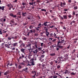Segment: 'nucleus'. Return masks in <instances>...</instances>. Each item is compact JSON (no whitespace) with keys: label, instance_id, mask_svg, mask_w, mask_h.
<instances>
[{"label":"nucleus","instance_id":"1","mask_svg":"<svg viewBox=\"0 0 78 78\" xmlns=\"http://www.w3.org/2000/svg\"><path fill=\"white\" fill-rule=\"evenodd\" d=\"M63 57L62 56L60 57H58V58H57V62H58V63H61L60 61H62L63 62Z\"/></svg>","mask_w":78,"mask_h":78},{"label":"nucleus","instance_id":"2","mask_svg":"<svg viewBox=\"0 0 78 78\" xmlns=\"http://www.w3.org/2000/svg\"><path fill=\"white\" fill-rule=\"evenodd\" d=\"M60 44H61V42L60 41L57 42V47L59 48L60 49H62L63 46L60 45Z\"/></svg>","mask_w":78,"mask_h":78},{"label":"nucleus","instance_id":"3","mask_svg":"<svg viewBox=\"0 0 78 78\" xmlns=\"http://www.w3.org/2000/svg\"><path fill=\"white\" fill-rule=\"evenodd\" d=\"M65 5H66V2H65L62 3V2H60V6L61 7H64Z\"/></svg>","mask_w":78,"mask_h":78},{"label":"nucleus","instance_id":"4","mask_svg":"<svg viewBox=\"0 0 78 78\" xmlns=\"http://www.w3.org/2000/svg\"><path fill=\"white\" fill-rule=\"evenodd\" d=\"M49 23V22H46L44 23V24H42V26H44L45 27H48V25L47 24L48 23Z\"/></svg>","mask_w":78,"mask_h":78},{"label":"nucleus","instance_id":"5","mask_svg":"<svg viewBox=\"0 0 78 78\" xmlns=\"http://www.w3.org/2000/svg\"><path fill=\"white\" fill-rule=\"evenodd\" d=\"M10 16H12V17H13L14 18H16V15H14V14H12V13H11L10 14Z\"/></svg>","mask_w":78,"mask_h":78},{"label":"nucleus","instance_id":"6","mask_svg":"<svg viewBox=\"0 0 78 78\" xmlns=\"http://www.w3.org/2000/svg\"><path fill=\"white\" fill-rule=\"evenodd\" d=\"M27 14V12H22V15L23 17H24L26 16Z\"/></svg>","mask_w":78,"mask_h":78},{"label":"nucleus","instance_id":"7","mask_svg":"<svg viewBox=\"0 0 78 78\" xmlns=\"http://www.w3.org/2000/svg\"><path fill=\"white\" fill-rule=\"evenodd\" d=\"M27 47L28 48V50H30L31 49V44H28L27 45Z\"/></svg>","mask_w":78,"mask_h":78},{"label":"nucleus","instance_id":"8","mask_svg":"<svg viewBox=\"0 0 78 78\" xmlns=\"http://www.w3.org/2000/svg\"><path fill=\"white\" fill-rule=\"evenodd\" d=\"M21 51L23 53H25V49L23 48H22L21 49Z\"/></svg>","mask_w":78,"mask_h":78},{"label":"nucleus","instance_id":"9","mask_svg":"<svg viewBox=\"0 0 78 78\" xmlns=\"http://www.w3.org/2000/svg\"><path fill=\"white\" fill-rule=\"evenodd\" d=\"M27 57V56H24V58H23V61L25 62L27 60V58H26V57Z\"/></svg>","mask_w":78,"mask_h":78},{"label":"nucleus","instance_id":"10","mask_svg":"<svg viewBox=\"0 0 78 78\" xmlns=\"http://www.w3.org/2000/svg\"><path fill=\"white\" fill-rule=\"evenodd\" d=\"M38 51V50H37V49H36L35 51H32V52H33V53L34 54L37 53Z\"/></svg>","mask_w":78,"mask_h":78},{"label":"nucleus","instance_id":"11","mask_svg":"<svg viewBox=\"0 0 78 78\" xmlns=\"http://www.w3.org/2000/svg\"><path fill=\"white\" fill-rule=\"evenodd\" d=\"M32 62H31V65L32 66H34L35 65V63H34V62H33V61L34 60L33 59H31Z\"/></svg>","mask_w":78,"mask_h":78},{"label":"nucleus","instance_id":"12","mask_svg":"<svg viewBox=\"0 0 78 78\" xmlns=\"http://www.w3.org/2000/svg\"><path fill=\"white\" fill-rule=\"evenodd\" d=\"M12 45L13 46H17L18 45V43L16 42V43H13L12 44Z\"/></svg>","mask_w":78,"mask_h":78},{"label":"nucleus","instance_id":"13","mask_svg":"<svg viewBox=\"0 0 78 78\" xmlns=\"http://www.w3.org/2000/svg\"><path fill=\"white\" fill-rule=\"evenodd\" d=\"M20 47H23V48H24L25 46V44L23 43H22L21 44H20Z\"/></svg>","mask_w":78,"mask_h":78},{"label":"nucleus","instance_id":"14","mask_svg":"<svg viewBox=\"0 0 78 78\" xmlns=\"http://www.w3.org/2000/svg\"><path fill=\"white\" fill-rule=\"evenodd\" d=\"M63 18H64V19L65 20H67V16H66L65 15H63Z\"/></svg>","mask_w":78,"mask_h":78},{"label":"nucleus","instance_id":"15","mask_svg":"<svg viewBox=\"0 0 78 78\" xmlns=\"http://www.w3.org/2000/svg\"><path fill=\"white\" fill-rule=\"evenodd\" d=\"M9 70H8L7 71H6L4 73V74L5 75H7V74H9Z\"/></svg>","mask_w":78,"mask_h":78},{"label":"nucleus","instance_id":"16","mask_svg":"<svg viewBox=\"0 0 78 78\" xmlns=\"http://www.w3.org/2000/svg\"><path fill=\"white\" fill-rule=\"evenodd\" d=\"M31 73L32 74H35V75L37 73L36 72V71H35L32 70Z\"/></svg>","mask_w":78,"mask_h":78},{"label":"nucleus","instance_id":"17","mask_svg":"<svg viewBox=\"0 0 78 78\" xmlns=\"http://www.w3.org/2000/svg\"><path fill=\"white\" fill-rule=\"evenodd\" d=\"M25 61H23V62L22 63H20L21 66H25Z\"/></svg>","mask_w":78,"mask_h":78},{"label":"nucleus","instance_id":"18","mask_svg":"<svg viewBox=\"0 0 78 78\" xmlns=\"http://www.w3.org/2000/svg\"><path fill=\"white\" fill-rule=\"evenodd\" d=\"M28 69V68L26 67L25 68L23 69V70L24 71H25L26 72H27Z\"/></svg>","mask_w":78,"mask_h":78},{"label":"nucleus","instance_id":"19","mask_svg":"<svg viewBox=\"0 0 78 78\" xmlns=\"http://www.w3.org/2000/svg\"><path fill=\"white\" fill-rule=\"evenodd\" d=\"M46 34L47 36L48 37H49L48 35H49L50 34H49V32H48V31H46Z\"/></svg>","mask_w":78,"mask_h":78},{"label":"nucleus","instance_id":"20","mask_svg":"<svg viewBox=\"0 0 78 78\" xmlns=\"http://www.w3.org/2000/svg\"><path fill=\"white\" fill-rule=\"evenodd\" d=\"M19 43L21 44L23 43V42L22 40H20L19 41Z\"/></svg>","mask_w":78,"mask_h":78},{"label":"nucleus","instance_id":"21","mask_svg":"<svg viewBox=\"0 0 78 78\" xmlns=\"http://www.w3.org/2000/svg\"><path fill=\"white\" fill-rule=\"evenodd\" d=\"M48 27H44V30H45L46 31H48V29H48Z\"/></svg>","mask_w":78,"mask_h":78},{"label":"nucleus","instance_id":"22","mask_svg":"<svg viewBox=\"0 0 78 78\" xmlns=\"http://www.w3.org/2000/svg\"><path fill=\"white\" fill-rule=\"evenodd\" d=\"M50 55L51 56H55V53H51L50 54Z\"/></svg>","mask_w":78,"mask_h":78},{"label":"nucleus","instance_id":"23","mask_svg":"<svg viewBox=\"0 0 78 78\" xmlns=\"http://www.w3.org/2000/svg\"><path fill=\"white\" fill-rule=\"evenodd\" d=\"M76 73H75L73 72H72V73H71V76H72V75L75 76L76 75Z\"/></svg>","mask_w":78,"mask_h":78},{"label":"nucleus","instance_id":"24","mask_svg":"<svg viewBox=\"0 0 78 78\" xmlns=\"http://www.w3.org/2000/svg\"><path fill=\"white\" fill-rule=\"evenodd\" d=\"M73 13H72V15H73V16H75V13L76 12L75 11H73L72 12Z\"/></svg>","mask_w":78,"mask_h":78},{"label":"nucleus","instance_id":"25","mask_svg":"<svg viewBox=\"0 0 78 78\" xmlns=\"http://www.w3.org/2000/svg\"><path fill=\"white\" fill-rule=\"evenodd\" d=\"M2 30L1 29L0 30V35H2L3 33V32H2Z\"/></svg>","mask_w":78,"mask_h":78},{"label":"nucleus","instance_id":"26","mask_svg":"<svg viewBox=\"0 0 78 78\" xmlns=\"http://www.w3.org/2000/svg\"><path fill=\"white\" fill-rule=\"evenodd\" d=\"M41 24L39 23L38 25V27L39 28H41Z\"/></svg>","mask_w":78,"mask_h":78},{"label":"nucleus","instance_id":"27","mask_svg":"<svg viewBox=\"0 0 78 78\" xmlns=\"http://www.w3.org/2000/svg\"><path fill=\"white\" fill-rule=\"evenodd\" d=\"M36 76H37V75L36 74H34V76H32V77L34 78H35Z\"/></svg>","mask_w":78,"mask_h":78},{"label":"nucleus","instance_id":"28","mask_svg":"<svg viewBox=\"0 0 78 78\" xmlns=\"http://www.w3.org/2000/svg\"><path fill=\"white\" fill-rule=\"evenodd\" d=\"M34 27L32 25H30L29 27V28L30 29H32Z\"/></svg>","mask_w":78,"mask_h":78},{"label":"nucleus","instance_id":"29","mask_svg":"<svg viewBox=\"0 0 78 78\" xmlns=\"http://www.w3.org/2000/svg\"><path fill=\"white\" fill-rule=\"evenodd\" d=\"M66 72H67V74H69L70 73V72L68 70H66Z\"/></svg>","mask_w":78,"mask_h":78},{"label":"nucleus","instance_id":"30","mask_svg":"<svg viewBox=\"0 0 78 78\" xmlns=\"http://www.w3.org/2000/svg\"><path fill=\"white\" fill-rule=\"evenodd\" d=\"M50 64H51V66H53V61H51L50 62Z\"/></svg>","mask_w":78,"mask_h":78},{"label":"nucleus","instance_id":"31","mask_svg":"<svg viewBox=\"0 0 78 78\" xmlns=\"http://www.w3.org/2000/svg\"><path fill=\"white\" fill-rule=\"evenodd\" d=\"M22 67L21 66L19 65L18 68L19 69H20L22 68Z\"/></svg>","mask_w":78,"mask_h":78},{"label":"nucleus","instance_id":"32","mask_svg":"<svg viewBox=\"0 0 78 78\" xmlns=\"http://www.w3.org/2000/svg\"><path fill=\"white\" fill-rule=\"evenodd\" d=\"M35 28L36 29V30L37 31H39V29H40V28L39 27H37V28Z\"/></svg>","mask_w":78,"mask_h":78},{"label":"nucleus","instance_id":"33","mask_svg":"<svg viewBox=\"0 0 78 78\" xmlns=\"http://www.w3.org/2000/svg\"><path fill=\"white\" fill-rule=\"evenodd\" d=\"M11 68L12 70H14L15 69V67H12Z\"/></svg>","mask_w":78,"mask_h":78},{"label":"nucleus","instance_id":"34","mask_svg":"<svg viewBox=\"0 0 78 78\" xmlns=\"http://www.w3.org/2000/svg\"><path fill=\"white\" fill-rule=\"evenodd\" d=\"M60 68V65H57V68L59 69Z\"/></svg>","mask_w":78,"mask_h":78},{"label":"nucleus","instance_id":"35","mask_svg":"<svg viewBox=\"0 0 78 78\" xmlns=\"http://www.w3.org/2000/svg\"><path fill=\"white\" fill-rule=\"evenodd\" d=\"M74 9H77L78 7L77 6H74Z\"/></svg>","mask_w":78,"mask_h":78},{"label":"nucleus","instance_id":"36","mask_svg":"<svg viewBox=\"0 0 78 78\" xmlns=\"http://www.w3.org/2000/svg\"><path fill=\"white\" fill-rule=\"evenodd\" d=\"M30 51V53L32 52H33V51H32V49L31 48L30 49H28Z\"/></svg>","mask_w":78,"mask_h":78},{"label":"nucleus","instance_id":"37","mask_svg":"<svg viewBox=\"0 0 78 78\" xmlns=\"http://www.w3.org/2000/svg\"><path fill=\"white\" fill-rule=\"evenodd\" d=\"M21 55H21V57H22V58H23V59L25 56V55H23V54H21Z\"/></svg>","mask_w":78,"mask_h":78},{"label":"nucleus","instance_id":"38","mask_svg":"<svg viewBox=\"0 0 78 78\" xmlns=\"http://www.w3.org/2000/svg\"><path fill=\"white\" fill-rule=\"evenodd\" d=\"M29 4L30 5H33V6H34L33 2H30L29 3Z\"/></svg>","mask_w":78,"mask_h":78},{"label":"nucleus","instance_id":"39","mask_svg":"<svg viewBox=\"0 0 78 78\" xmlns=\"http://www.w3.org/2000/svg\"><path fill=\"white\" fill-rule=\"evenodd\" d=\"M22 4L23 5V6H24L25 5H26V4H26V2H25V3L23 2Z\"/></svg>","mask_w":78,"mask_h":78},{"label":"nucleus","instance_id":"40","mask_svg":"<svg viewBox=\"0 0 78 78\" xmlns=\"http://www.w3.org/2000/svg\"><path fill=\"white\" fill-rule=\"evenodd\" d=\"M41 11H45V12H46V10L45 9H42L41 10Z\"/></svg>","mask_w":78,"mask_h":78},{"label":"nucleus","instance_id":"41","mask_svg":"<svg viewBox=\"0 0 78 78\" xmlns=\"http://www.w3.org/2000/svg\"><path fill=\"white\" fill-rule=\"evenodd\" d=\"M45 56V55H42L41 56V58H43Z\"/></svg>","mask_w":78,"mask_h":78},{"label":"nucleus","instance_id":"42","mask_svg":"<svg viewBox=\"0 0 78 78\" xmlns=\"http://www.w3.org/2000/svg\"><path fill=\"white\" fill-rule=\"evenodd\" d=\"M2 32H3V33H4V34L6 33L7 32L6 31L3 30H2Z\"/></svg>","mask_w":78,"mask_h":78},{"label":"nucleus","instance_id":"43","mask_svg":"<svg viewBox=\"0 0 78 78\" xmlns=\"http://www.w3.org/2000/svg\"><path fill=\"white\" fill-rule=\"evenodd\" d=\"M10 64V62H9V61L8 62V63H7V67L8 68L9 66H9V64Z\"/></svg>","mask_w":78,"mask_h":78},{"label":"nucleus","instance_id":"44","mask_svg":"<svg viewBox=\"0 0 78 78\" xmlns=\"http://www.w3.org/2000/svg\"><path fill=\"white\" fill-rule=\"evenodd\" d=\"M43 60V59H42V58H40V61L41 62H42Z\"/></svg>","mask_w":78,"mask_h":78},{"label":"nucleus","instance_id":"45","mask_svg":"<svg viewBox=\"0 0 78 78\" xmlns=\"http://www.w3.org/2000/svg\"><path fill=\"white\" fill-rule=\"evenodd\" d=\"M4 8H5L4 6H2V11H4Z\"/></svg>","mask_w":78,"mask_h":78},{"label":"nucleus","instance_id":"46","mask_svg":"<svg viewBox=\"0 0 78 78\" xmlns=\"http://www.w3.org/2000/svg\"><path fill=\"white\" fill-rule=\"evenodd\" d=\"M59 48H59V47L57 48H56V50H57V51H59Z\"/></svg>","mask_w":78,"mask_h":78},{"label":"nucleus","instance_id":"47","mask_svg":"<svg viewBox=\"0 0 78 78\" xmlns=\"http://www.w3.org/2000/svg\"><path fill=\"white\" fill-rule=\"evenodd\" d=\"M37 65L38 66H39V67H41V65L40 63H39Z\"/></svg>","mask_w":78,"mask_h":78},{"label":"nucleus","instance_id":"48","mask_svg":"<svg viewBox=\"0 0 78 78\" xmlns=\"http://www.w3.org/2000/svg\"><path fill=\"white\" fill-rule=\"evenodd\" d=\"M31 56L30 55H29V56H28V58L30 59H31Z\"/></svg>","mask_w":78,"mask_h":78},{"label":"nucleus","instance_id":"49","mask_svg":"<svg viewBox=\"0 0 78 78\" xmlns=\"http://www.w3.org/2000/svg\"><path fill=\"white\" fill-rule=\"evenodd\" d=\"M4 43H3L2 44V48H4Z\"/></svg>","mask_w":78,"mask_h":78},{"label":"nucleus","instance_id":"50","mask_svg":"<svg viewBox=\"0 0 78 78\" xmlns=\"http://www.w3.org/2000/svg\"><path fill=\"white\" fill-rule=\"evenodd\" d=\"M8 40H11L12 39V38L11 37H9L8 38Z\"/></svg>","mask_w":78,"mask_h":78},{"label":"nucleus","instance_id":"51","mask_svg":"<svg viewBox=\"0 0 78 78\" xmlns=\"http://www.w3.org/2000/svg\"><path fill=\"white\" fill-rule=\"evenodd\" d=\"M68 17H69V18H71L72 17L71 15H68Z\"/></svg>","mask_w":78,"mask_h":78},{"label":"nucleus","instance_id":"52","mask_svg":"<svg viewBox=\"0 0 78 78\" xmlns=\"http://www.w3.org/2000/svg\"><path fill=\"white\" fill-rule=\"evenodd\" d=\"M13 65L12 63H11V64H10V63L9 64V66H11Z\"/></svg>","mask_w":78,"mask_h":78},{"label":"nucleus","instance_id":"53","mask_svg":"<svg viewBox=\"0 0 78 78\" xmlns=\"http://www.w3.org/2000/svg\"><path fill=\"white\" fill-rule=\"evenodd\" d=\"M38 49L39 51H41L42 49V48H38Z\"/></svg>","mask_w":78,"mask_h":78},{"label":"nucleus","instance_id":"54","mask_svg":"<svg viewBox=\"0 0 78 78\" xmlns=\"http://www.w3.org/2000/svg\"><path fill=\"white\" fill-rule=\"evenodd\" d=\"M11 44V42H9L8 43V46L9 47V46Z\"/></svg>","mask_w":78,"mask_h":78},{"label":"nucleus","instance_id":"55","mask_svg":"<svg viewBox=\"0 0 78 78\" xmlns=\"http://www.w3.org/2000/svg\"><path fill=\"white\" fill-rule=\"evenodd\" d=\"M18 15H19V16H21V13L20 12H19L17 14Z\"/></svg>","mask_w":78,"mask_h":78},{"label":"nucleus","instance_id":"56","mask_svg":"<svg viewBox=\"0 0 78 78\" xmlns=\"http://www.w3.org/2000/svg\"><path fill=\"white\" fill-rule=\"evenodd\" d=\"M38 35V34L37 33H35V36L36 37H37Z\"/></svg>","mask_w":78,"mask_h":78},{"label":"nucleus","instance_id":"57","mask_svg":"<svg viewBox=\"0 0 78 78\" xmlns=\"http://www.w3.org/2000/svg\"><path fill=\"white\" fill-rule=\"evenodd\" d=\"M41 51L43 52L42 53V54H44L45 53V51H44L43 50H42Z\"/></svg>","mask_w":78,"mask_h":78},{"label":"nucleus","instance_id":"58","mask_svg":"<svg viewBox=\"0 0 78 78\" xmlns=\"http://www.w3.org/2000/svg\"><path fill=\"white\" fill-rule=\"evenodd\" d=\"M5 47H9V46L7 44H5Z\"/></svg>","mask_w":78,"mask_h":78},{"label":"nucleus","instance_id":"59","mask_svg":"<svg viewBox=\"0 0 78 78\" xmlns=\"http://www.w3.org/2000/svg\"><path fill=\"white\" fill-rule=\"evenodd\" d=\"M75 16H76V17H78V14L76 13V14H75Z\"/></svg>","mask_w":78,"mask_h":78},{"label":"nucleus","instance_id":"60","mask_svg":"<svg viewBox=\"0 0 78 78\" xmlns=\"http://www.w3.org/2000/svg\"><path fill=\"white\" fill-rule=\"evenodd\" d=\"M68 3H71V0H68Z\"/></svg>","mask_w":78,"mask_h":78},{"label":"nucleus","instance_id":"61","mask_svg":"<svg viewBox=\"0 0 78 78\" xmlns=\"http://www.w3.org/2000/svg\"><path fill=\"white\" fill-rule=\"evenodd\" d=\"M32 33H35V30L34 29L33 30H32Z\"/></svg>","mask_w":78,"mask_h":78},{"label":"nucleus","instance_id":"62","mask_svg":"<svg viewBox=\"0 0 78 78\" xmlns=\"http://www.w3.org/2000/svg\"><path fill=\"white\" fill-rule=\"evenodd\" d=\"M58 76L59 77V78H61L62 77L60 75H58Z\"/></svg>","mask_w":78,"mask_h":78},{"label":"nucleus","instance_id":"63","mask_svg":"<svg viewBox=\"0 0 78 78\" xmlns=\"http://www.w3.org/2000/svg\"><path fill=\"white\" fill-rule=\"evenodd\" d=\"M29 31L30 32V33L31 34L33 33L32 30H30Z\"/></svg>","mask_w":78,"mask_h":78},{"label":"nucleus","instance_id":"64","mask_svg":"<svg viewBox=\"0 0 78 78\" xmlns=\"http://www.w3.org/2000/svg\"><path fill=\"white\" fill-rule=\"evenodd\" d=\"M15 66L16 67V68H17V66H18V65L17 64V63H15Z\"/></svg>","mask_w":78,"mask_h":78}]
</instances>
